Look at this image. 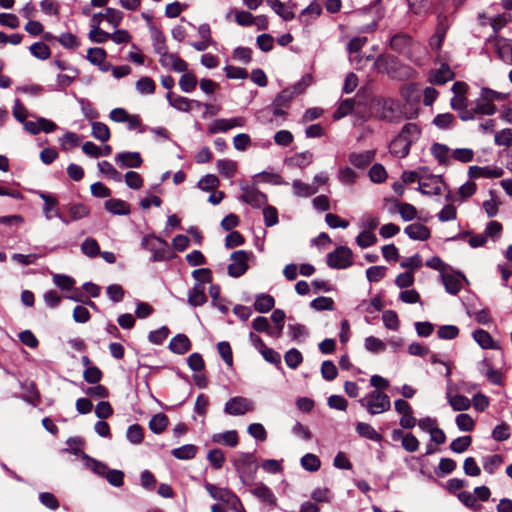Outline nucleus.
I'll return each instance as SVG.
<instances>
[{
	"instance_id": "bb28decb",
	"label": "nucleus",
	"mask_w": 512,
	"mask_h": 512,
	"mask_svg": "<svg viewBox=\"0 0 512 512\" xmlns=\"http://www.w3.org/2000/svg\"><path fill=\"white\" fill-rule=\"evenodd\" d=\"M104 208L113 215L125 216L130 214V204L118 198H110L105 201Z\"/></svg>"
},
{
	"instance_id": "c9c22d12",
	"label": "nucleus",
	"mask_w": 512,
	"mask_h": 512,
	"mask_svg": "<svg viewBox=\"0 0 512 512\" xmlns=\"http://www.w3.org/2000/svg\"><path fill=\"white\" fill-rule=\"evenodd\" d=\"M355 429L357 434L362 438L375 442H380L383 439L382 435L378 433L369 423L357 422Z\"/></svg>"
},
{
	"instance_id": "412c9836",
	"label": "nucleus",
	"mask_w": 512,
	"mask_h": 512,
	"mask_svg": "<svg viewBox=\"0 0 512 512\" xmlns=\"http://www.w3.org/2000/svg\"><path fill=\"white\" fill-rule=\"evenodd\" d=\"M468 174L471 178H500L504 174V170L500 167H480V166H470Z\"/></svg>"
},
{
	"instance_id": "0e129e2a",
	"label": "nucleus",
	"mask_w": 512,
	"mask_h": 512,
	"mask_svg": "<svg viewBox=\"0 0 512 512\" xmlns=\"http://www.w3.org/2000/svg\"><path fill=\"white\" fill-rule=\"evenodd\" d=\"M368 176L373 183H382L387 178V172L380 163H375L368 171Z\"/></svg>"
},
{
	"instance_id": "e2e57ef3",
	"label": "nucleus",
	"mask_w": 512,
	"mask_h": 512,
	"mask_svg": "<svg viewBox=\"0 0 512 512\" xmlns=\"http://www.w3.org/2000/svg\"><path fill=\"white\" fill-rule=\"evenodd\" d=\"M300 463L303 469L309 472H315L321 466V461L318 458V456L312 453H307L304 456H302Z\"/></svg>"
},
{
	"instance_id": "f704fd0d",
	"label": "nucleus",
	"mask_w": 512,
	"mask_h": 512,
	"mask_svg": "<svg viewBox=\"0 0 512 512\" xmlns=\"http://www.w3.org/2000/svg\"><path fill=\"white\" fill-rule=\"evenodd\" d=\"M275 306V299L273 296L266 293H258L255 296L253 307L259 313H267Z\"/></svg>"
},
{
	"instance_id": "4468645a",
	"label": "nucleus",
	"mask_w": 512,
	"mask_h": 512,
	"mask_svg": "<svg viewBox=\"0 0 512 512\" xmlns=\"http://www.w3.org/2000/svg\"><path fill=\"white\" fill-rule=\"evenodd\" d=\"M448 31V23L447 16L444 14H439L438 16V25L436 27L435 32L431 35L429 39V46L432 51L438 53L442 47V44L445 40L446 33Z\"/></svg>"
},
{
	"instance_id": "49530a36",
	"label": "nucleus",
	"mask_w": 512,
	"mask_h": 512,
	"mask_svg": "<svg viewBox=\"0 0 512 512\" xmlns=\"http://www.w3.org/2000/svg\"><path fill=\"white\" fill-rule=\"evenodd\" d=\"M91 127V134L95 139L101 142H106L110 139V129L105 123L95 121L91 123Z\"/></svg>"
},
{
	"instance_id": "864d4df0",
	"label": "nucleus",
	"mask_w": 512,
	"mask_h": 512,
	"mask_svg": "<svg viewBox=\"0 0 512 512\" xmlns=\"http://www.w3.org/2000/svg\"><path fill=\"white\" fill-rule=\"evenodd\" d=\"M136 90L142 95L153 94L156 90V84L151 77L143 76L135 84Z\"/></svg>"
},
{
	"instance_id": "ea45409f",
	"label": "nucleus",
	"mask_w": 512,
	"mask_h": 512,
	"mask_svg": "<svg viewBox=\"0 0 512 512\" xmlns=\"http://www.w3.org/2000/svg\"><path fill=\"white\" fill-rule=\"evenodd\" d=\"M198 447L194 444H185L171 450V454L178 460H190L195 458Z\"/></svg>"
},
{
	"instance_id": "e433bc0d",
	"label": "nucleus",
	"mask_w": 512,
	"mask_h": 512,
	"mask_svg": "<svg viewBox=\"0 0 512 512\" xmlns=\"http://www.w3.org/2000/svg\"><path fill=\"white\" fill-rule=\"evenodd\" d=\"M166 99L170 106L181 112H189L191 108V99L184 96H174L172 92H167Z\"/></svg>"
},
{
	"instance_id": "b1692460",
	"label": "nucleus",
	"mask_w": 512,
	"mask_h": 512,
	"mask_svg": "<svg viewBox=\"0 0 512 512\" xmlns=\"http://www.w3.org/2000/svg\"><path fill=\"white\" fill-rule=\"evenodd\" d=\"M386 203L394 204L396 208H398V212L403 219V221H411L417 216V209L410 203H400L394 197H386L384 198Z\"/></svg>"
},
{
	"instance_id": "5fc2aeb1",
	"label": "nucleus",
	"mask_w": 512,
	"mask_h": 512,
	"mask_svg": "<svg viewBox=\"0 0 512 512\" xmlns=\"http://www.w3.org/2000/svg\"><path fill=\"white\" fill-rule=\"evenodd\" d=\"M30 53L39 60H47L51 56V50L44 42H35L29 47Z\"/></svg>"
},
{
	"instance_id": "8fccbe9b",
	"label": "nucleus",
	"mask_w": 512,
	"mask_h": 512,
	"mask_svg": "<svg viewBox=\"0 0 512 512\" xmlns=\"http://www.w3.org/2000/svg\"><path fill=\"white\" fill-rule=\"evenodd\" d=\"M219 174L225 178H231L236 173V162L229 159H219L216 163Z\"/></svg>"
},
{
	"instance_id": "c03bdc74",
	"label": "nucleus",
	"mask_w": 512,
	"mask_h": 512,
	"mask_svg": "<svg viewBox=\"0 0 512 512\" xmlns=\"http://www.w3.org/2000/svg\"><path fill=\"white\" fill-rule=\"evenodd\" d=\"M293 193L297 197H310L317 193L318 189L315 186L306 184L301 180H294L292 183Z\"/></svg>"
},
{
	"instance_id": "6e6d98bb",
	"label": "nucleus",
	"mask_w": 512,
	"mask_h": 512,
	"mask_svg": "<svg viewBox=\"0 0 512 512\" xmlns=\"http://www.w3.org/2000/svg\"><path fill=\"white\" fill-rule=\"evenodd\" d=\"M197 83V77L192 72L184 73L179 80L180 89L185 93L193 92L197 86Z\"/></svg>"
},
{
	"instance_id": "c756f323",
	"label": "nucleus",
	"mask_w": 512,
	"mask_h": 512,
	"mask_svg": "<svg viewBox=\"0 0 512 512\" xmlns=\"http://www.w3.org/2000/svg\"><path fill=\"white\" fill-rule=\"evenodd\" d=\"M359 105L360 102L356 101L355 98H346L339 103L338 107L333 112L332 117L335 121L340 120L353 113L355 107Z\"/></svg>"
},
{
	"instance_id": "5701e85b",
	"label": "nucleus",
	"mask_w": 512,
	"mask_h": 512,
	"mask_svg": "<svg viewBox=\"0 0 512 512\" xmlns=\"http://www.w3.org/2000/svg\"><path fill=\"white\" fill-rule=\"evenodd\" d=\"M404 233L415 241H426L431 236L429 228L421 223H413L406 226Z\"/></svg>"
},
{
	"instance_id": "f03ea898",
	"label": "nucleus",
	"mask_w": 512,
	"mask_h": 512,
	"mask_svg": "<svg viewBox=\"0 0 512 512\" xmlns=\"http://www.w3.org/2000/svg\"><path fill=\"white\" fill-rule=\"evenodd\" d=\"M438 451L439 449L437 448V445L435 443L430 441V443L426 445L425 453L418 457V461L420 462L421 465L420 473L426 476L429 481L443 487L444 489H448V486H446L443 482L437 480L435 477L437 476L443 478L448 474V457H443L440 459L439 465L434 469V472L428 470L426 465V457Z\"/></svg>"
},
{
	"instance_id": "09e8293b",
	"label": "nucleus",
	"mask_w": 512,
	"mask_h": 512,
	"mask_svg": "<svg viewBox=\"0 0 512 512\" xmlns=\"http://www.w3.org/2000/svg\"><path fill=\"white\" fill-rule=\"evenodd\" d=\"M455 424L461 432H471L475 428L474 418L467 413H459L455 417Z\"/></svg>"
},
{
	"instance_id": "39448f33",
	"label": "nucleus",
	"mask_w": 512,
	"mask_h": 512,
	"mask_svg": "<svg viewBox=\"0 0 512 512\" xmlns=\"http://www.w3.org/2000/svg\"><path fill=\"white\" fill-rule=\"evenodd\" d=\"M400 95L405 101L403 105L404 114L407 119L415 118L419 112V106L422 98V91L418 84L410 83L400 90Z\"/></svg>"
},
{
	"instance_id": "9d476101",
	"label": "nucleus",
	"mask_w": 512,
	"mask_h": 512,
	"mask_svg": "<svg viewBox=\"0 0 512 512\" xmlns=\"http://www.w3.org/2000/svg\"><path fill=\"white\" fill-rule=\"evenodd\" d=\"M326 263L332 269H347L353 265V252L348 246H338L327 254Z\"/></svg>"
},
{
	"instance_id": "338daca9",
	"label": "nucleus",
	"mask_w": 512,
	"mask_h": 512,
	"mask_svg": "<svg viewBox=\"0 0 512 512\" xmlns=\"http://www.w3.org/2000/svg\"><path fill=\"white\" fill-rule=\"evenodd\" d=\"M382 321L384 326L389 330L397 331L399 329L400 323L398 315L394 310H385L382 313Z\"/></svg>"
},
{
	"instance_id": "58836bf2",
	"label": "nucleus",
	"mask_w": 512,
	"mask_h": 512,
	"mask_svg": "<svg viewBox=\"0 0 512 512\" xmlns=\"http://www.w3.org/2000/svg\"><path fill=\"white\" fill-rule=\"evenodd\" d=\"M268 6L284 21H291L295 18L292 9H288L280 0H266Z\"/></svg>"
},
{
	"instance_id": "393cba45",
	"label": "nucleus",
	"mask_w": 512,
	"mask_h": 512,
	"mask_svg": "<svg viewBox=\"0 0 512 512\" xmlns=\"http://www.w3.org/2000/svg\"><path fill=\"white\" fill-rule=\"evenodd\" d=\"M37 195L43 200L44 204L42 207V212L47 220H50L54 217V211L59 208L58 199L49 193L44 191H38Z\"/></svg>"
},
{
	"instance_id": "774afa93",
	"label": "nucleus",
	"mask_w": 512,
	"mask_h": 512,
	"mask_svg": "<svg viewBox=\"0 0 512 512\" xmlns=\"http://www.w3.org/2000/svg\"><path fill=\"white\" fill-rule=\"evenodd\" d=\"M102 377H103L102 370L95 365L85 368L83 371V378L89 384L95 385V384L99 383L101 381Z\"/></svg>"
},
{
	"instance_id": "f3484780",
	"label": "nucleus",
	"mask_w": 512,
	"mask_h": 512,
	"mask_svg": "<svg viewBox=\"0 0 512 512\" xmlns=\"http://www.w3.org/2000/svg\"><path fill=\"white\" fill-rule=\"evenodd\" d=\"M293 98L291 88H285L279 92L272 101L273 115L275 117L285 116L287 113L283 108H288Z\"/></svg>"
},
{
	"instance_id": "4c0bfd02",
	"label": "nucleus",
	"mask_w": 512,
	"mask_h": 512,
	"mask_svg": "<svg viewBox=\"0 0 512 512\" xmlns=\"http://www.w3.org/2000/svg\"><path fill=\"white\" fill-rule=\"evenodd\" d=\"M212 442L223 443L228 447H235L238 445L239 437L236 430H228L223 433H216L212 435Z\"/></svg>"
},
{
	"instance_id": "7ed1b4c3",
	"label": "nucleus",
	"mask_w": 512,
	"mask_h": 512,
	"mask_svg": "<svg viewBox=\"0 0 512 512\" xmlns=\"http://www.w3.org/2000/svg\"><path fill=\"white\" fill-rule=\"evenodd\" d=\"M232 464L243 485H250L255 480L259 465L254 452H241Z\"/></svg>"
},
{
	"instance_id": "4be33fe9",
	"label": "nucleus",
	"mask_w": 512,
	"mask_h": 512,
	"mask_svg": "<svg viewBox=\"0 0 512 512\" xmlns=\"http://www.w3.org/2000/svg\"><path fill=\"white\" fill-rule=\"evenodd\" d=\"M374 158V150H366L360 153L352 152L348 156L351 165H353L357 169L367 168L373 162Z\"/></svg>"
},
{
	"instance_id": "c85d7f7f",
	"label": "nucleus",
	"mask_w": 512,
	"mask_h": 512,
	"mask_svg": "<svg viewBox=\"0 0 512 512\" xmlns=\"http://www.w3.org/2000/svg\"><path fill=\"white\" fill-rule=\"evenodd\" d=\"M390 153L399 158H405L408 156L411 148L409 140H406L399 134L390 143Z\"/></svg>"
},
{
	"instance_id": "37998d69",
	"label": "nucleus",
	"mask_w": 512,
	"mask_h": 512,
	"mask_svg": "<svg viewBox=\"0 0 512 512\" xmlns=\"http://www.w3.org/2000/svg\"><path fill=\"white\" fill-rule=\"evenodd\" d=\"M476 191V184L472 181L464 183L458 191L452 195L450 194V202L462 201L471 197Z\"/></svg>"
},
{
	"instance_id": "473e14b6",
	"label": "nucleus",
	"mask_w": 512,
	"mask_h": 512,
	"mask_svg": "<svg viewBox=\"0 0 512 512\" xmlns=\"http://www.w3.org/2000/svg\"><path fill=\"white\" fill-rule=\"evenodd\" d=\"M159 244H161V248H157L154 253L150 257V262H163L168 261L176 257L174 252H171L168 248V242L158 237L156 240Z\"/></svg>"
},
{
	"instance_id": "f257e3e1",
	"label": "nucleus",
	"mask_w": 512,
	"mask_h": 512,
	"mask_svg": "<svg viewBox=\"0 0 512 512\" xmlns=\"http://www.w3.org/2000/svg\"><path fill=\"white\" fill-rule=\"evenodd\" d=\"M506 98V94L492 90L490 88H482L479 97L474 101L472 108L468 111L473 113V119L476 115L492 116L497 112L495 101H502Z\"/></svg>"
},
{
	"instance_id": "0eeeda50",
	"label": "nucleus",
	"mask_w": 512,
	"mask_h": 512,
	"mask_svg": "<svg viewBox=\"0 0 512 512\" xmlns=\"http://www.w3.org/2000/svg\"><path fill=\"white\" fill-rule=\"evenodd\" d=\"M242 194L238 196L240 202L250 205L254 209H261L268 203V197L261 192L255 183L249 184L246 181L240 182Z\"/></svg>"
},
{
	"instance_id": "ddd939ff",
	"label": "nucleus",
	"mask_w": 512,
	"mask_h": 512,
	"mask_svg": "<svg viewBox=\"0 0 512 512\" xmlns=\"http://www.w3.org/2000/svg\"><path fill=\"white\" fill-rule=\"evenodd\" d=\"M254 409L253 402L245 397L235 396L230 398L224 406V412L228 415L240 416Z\"/></svg>"
},
{
	"instance_id": "423d86ee",
	"label": "nucleus",
	"mask_w": 512,
	"mask_h": 512,
	"mask_svg": "<svg viewBox=\"0 0 512 512\" xmlns=\"http://www.w3.org/2000/svg\"><path fill=\"white\" fill-rule=\"evenodd\" d=\"M358 402L371 415L386 412L391 408L390 397L379 390L369 392L366 397L359 399Z\"/></svg>"
},
{
	"instance_id": "3c124183",
	"label": "nucleus",
	"mask_w": 512,
	"mask_h": 512,
	"mask_svg": "<svg viewBox=\"0 0 512 512\" xmlns=\"http://www.w3.org/2000/svg\"><path fill=\"white\" fill-rule=\"evenodd\" d=\"M97 166L102 174H105L113 181L121 182L123 180L122 174L110 162L103 160L98 162Z\"/></svg>"
},
{
	"instance_id": "603ef678",
	"label": "nucleus",
	"mask_w": 512,
	"mask_h": 512,
	"mask_svg": "<svg viewBox=\"0 0 512 512\" xmlns=\"http://www.w3.org/2000/svg\"><path fill=\"white\" fill-rule=\"evenodd\" d=\"M310 307L316 311H333L335 303L330 297L319 296L310 302Z\"/></svg>"
},
{
	"instance_id": "6e6552de",
	"label": "nucleus",
	"mask_w": 512,
	"mask_h": 512,
	"mask_svg": "<svg viewBox=\"0 0 512 512\" xmlns=\"http://www.w3.org/2000/svg\"><path fill=\"white\" fill-rule=\"evenodd\" d=\"M371 107L376 111L381 120L393 122L398 118L399 105L397 101L390 97H373Z\"/></svg>"
},
{
	"instance_id": "cd10ccee",
	"label": "nucleus",
	"mask_w": 512,
	"mask_h": 512,
	"mask_svg": "<svg viewBox=\"0 0 512 512\" xmlns=\"http://www.w3.org/2000/svg\"><path fill=\"white\" fill-rule=\"evenodd\" d=\"M63 210L68 211L72 221H79L90 215V208L83 203H67L61 206Z\"/></svg>"
},
{
	"instance_id": "052dcab7",
	"label": "nucleus",
	"mask_w": 512,
	"mask_h": 512,
	"mask_svg": "<svg viewBox=\"0 0 512 512\" xmlns=\"http://www.w3.org/2000/svg\"><path fill=\"white\" fill-rule=\"evenodd\" d=\"M81 251L90 258H95L100 254V246L94 238H86L81 244Z\"/></svg>"
},
{
	"instance_id": "bf43d9fd",
	"label": "nucleus",
	"mask_w": 512,
	"mask_h": 512,
	"mask_svg": "<svg viewBox=\"0 0 512 512\" xmlns=\"http://www.w3.org/2000/svg\"><path fill=\"white\" fill-rule=\"evenodd\" d=\"M471 405V400L464 395H450V407L455 411H466L471 407Z\"/></svg>"
},
{
	"instance_id": "4d7b16f0",
	"label": "nucleus",
	"mask_w": 512,
	"mask_h": 512,
	"mask_svg": "<svg viewBox=\"0 0 512 512\" xmlns=\"http://www.w3.org/2000/svg\"><path fill=\"white\" fill-rule=\"evenodd\" d=\"M420 134L421 130L415 123L405 124L402 127L401 131L399 132V135L405 138L406 140H409L411 145L420 137Z\"/></svg>"
},
{
	"instance_id": "a878e982",
	"label": "nucleus",
	"mask_w": 512,
	"mask_h": 512,
	"mask_svg": "<svg viewBox=\"0 0 512 512\" xmlns=\"http://www.w3.org/2000/svg\"><path fill=\"white\" fill-rule=\"evenodd\" d=\"M168 348L175 354L183 355L191 349V341L187 335L180 333L170 340Z\"/></svg>"
},
{
	"instance_id": "6ab92c4d",
	"label": "nucleus",
	"mask_w": 512,
	"mask_h": 512,
	"mask_svg": "<svg viewBox=\"0 0 512 512\" xmlns=\"http://www.w3.org/2000/svg\"><path fill=\"white\" fill-rule=\"evenodd\" d=\"M150 36L154 52L159 56H167L169 52L164 33L155 25H150Z\"/></svg>"
},
{
	"instance_id": "13d9d810",
	"label": "nucleus",
	"mask_w": 512,
	"mask_h": 512,
	"mask_svg": "<svg viewBox=\"0 0 512 512\" xmlns=\"http://www.w3.org/2000/svg\"><path fill=\"white\" fill-rule=\"evenodd\" d=\"M220 185V181L214 174H206L197 182V188L202 191H213Z\"/></svg>"
},
{
	"instance_id": "aec40b11",
	"label": "nucleus",
	"mask_w": 512,
	"mask_h": 512,
	"mask_svg": "<svg viewBox=\"0 0 512 512\" xmlns=\"http://www.w3.org/2000/svg\"><path fill=\"white\" fill-rule=\"evenodd\" d=\"M205 283L195 282L193 287L188 291L187 303L191 307H199L207 302L205 294Z\"/></svg>"
},
{
	"instance_id": "a211bd4d",
	"label": "nucleus",
	"mask_w": 512,
	"mask_h": 512,
	"mask_svg": "<svg viewBox=\"0 0 512 512\" xmlns=\"http://www.w3.org/2000/svg\"><path fill=\"white\" fill-rule=\"evenodd\" d=\"M250 493L269 508L277 507V497L265 483L259 482L255 488L250 489Z\"/></svg>"
},
{
	"instance_id": "2f4dec72",
	"label": "nucleus",
	"mask_w": 512,
	"mask_h": 512,
	"mask_svg": "<svg viewBox=\"0 0 512 512\" xmlns=\"http://www.w3.org/2000/svg\"><path fill=\"white\" fill-rule=\"evenodd\" d=\"M81 459L85 462V466L98 476L105 477L109 467L106 463L101 462L85 452H81Z\"/></svg>"
},
{
	"instance_id": "69168bd1",
	"label": "nucleus",
	"mask_w": 512,
	"mask_h": 512,
	"mask_svg": "<svg viewBox=\"0 0 512 512\" xmlns=\"http://www.w3.org/2000/svg\"><path fill=\"white\" fill-rule=\"evenodd\" d=\"M127 440L132 444H140L144 438V430L139 424H132L126 432Z\"/></svg>"
},
{
	"instance_id": "680f3d73",
	"label": "nucleus",
	"mask_w": 512,
	"mask_h": 512,
	"mask_svg": "<svg viewBox=\"0 0 512 512\" xmlns=\"http://www.w3.org/2000/svg\"><path fill=\"white\" fill-rule=\"evenodd\" d=\"M284 360L289 368L296 369L303 362V355L298 349L291 348L285 353Z\"/></svg>"
},
{
	"instance_id": "1a4fd4ad",
	"label": "nucleus",
	"mask_w": 512,
	"mask_h": 512,
	"mask_svg": "<svg viewBox=\"0 0 512 512\" xmlns=\"http://www.w3.org/2000/svg\"><path fill=\"white\" fill-rule=\"evenodd\" d=\"M252 251L237 250L230 255L232 261L227 267V273L232 278H239L249 269L248 260L253 258Z\"/></svg>"
},
{
	"instance_id": "7c9ffc66",
	"label": "nucleus",
	"mask_w": 512,
	"mask_h": 512,
	"mask_svg": "<svg viewBox=\"0 0 512 512\" xmlns=\"http://www.w3.org/2000/svg\"><path fill=\"white\" fill-rule=\"evenodd\" d=\"M81 459L85 462V466L98 476L105 477L109 467L106 463L101 462L85 452H81Z\"/></svg>"
},
{
	"instance_id": "20e7f679",
	"label": "nucleus",
	"mask_w": 512,
	"mask_h": 512,
	"mask_svg": "<svg viewBox=\"0 0 512 512\" xmlns=\"http://www.w3.org/2000/svg\"><path fill=\"white\" fill-rule=\"evenodd\" d=\"M453 97L450 99V107L458 112L463 121L473 120V113L468 111L467 93L469 85L463 81H455L450 87Z\"/></svg>"
},
{
	"instance_id": "de8ad7c7",
	"label": "nucleus",
	"mask_w": 512,
	"mask_h": 512,
	"mask_svg": "<svg viewBox=\"0 0 512 512\" xmlns=\"http://www.w3.org/2000/svg\"><path fill=\"white\" fill-rule=\"evenodd\" d=\"M468 283L467 278L463 274L450 268V294H457Z\"/></svg>"
},
{
	"instance_id": "2eb2a0df",
	"label": "nucleus",
	"mask_w": 512,
	"mask_h": 512,
	"mask_svg": "<svg viewBox=\"0 0 512 512\" xmlns=\"http://www.w3.org/2000/svg\"><path fill=\"white\" fill-rule=\"evenodd\" d=\"M115 163L120 168H140L143 164V158L139 152L123 151L114 157Z\"/></svg>"
},
{
	"instance_id": "72a5a7b5",
	"label": "nucleus",
	"mask_w": 512,
	"mask_h": 512,
	"mask_svg": "<svg viewBox=\"0 0 512 512\" xmlns=\"http://www.w3.org/2000/svg\"><path fill=\"white\" fill-rule=\"evenodd\" d=\"M204 488L214 500L220 501L224 504L229 502L230 495L233 493L229 488L217 487L215 484L209 482L204 483Z\"/></svg>"
},
{
	"instance_id": "a18cd8bd",
	"label": "nucleus",
	"mask_w": 512,
	"mask_h": 512,
	"mask_svg": "<svg viewBox=\"0 0 512 512\" xmlns=\"http://www.w3.org/2000/svg\"><path fill=\"white\" fill-rule=\"evenodd\" d=\"M313 160V154L310 151H304L295 154L293 157L286 158L285 162L288 165H293L299 168H304L309 165Z\"/></svg>"
},
{
	"instance_id": "a19ab883",
	"label": "nucleus",
	"mask_w": 512,
	"mask_h": 512,
	"mask_svg": "<svg viewBox=\"0 0 512 512\" xmlns=\"http://www.w3.org/2000/svg\"><path fill=\"white\" fill-rule=\"evenodd\" d=\"M473 338L478 345L483 349H496L498 345L493 340L492 336L483 329H477L473 332Z\"/></svg>"
},
{
	"instance_id": "9b49d317",
	"label": "nucleus",
	"mask_w": 512,
	"mask_h": 512,
	"mask_svg": "<svg viewBox=\"0 0 512 512\" xmlns=\"http://www.w3.org/2000/svg\"><path fill=\"white\" fill-rule=\"evenodd\" d=\"M426 167L420 168L421 177L419 179V185L417 190L423 195H440L441 194V185H444L446 188L447 185L444 182L442 175H430L427 180H425V174L427 172Z\"/></svg>"
},
{
	"instance_id": "f8f14e48",
	"label": "nucleus",
	"mask_w": 512,
	"mask_h": 512,
	"mask_svg": "<svg viewBox=\"0 0 512 512\" xmlns=\"http://www.w3.org/2000/svg\"><path fill=\"white\" fill-rule=\"evenodd\" d=\"M415 45L416 42L413 40V38L405 32L395 33L393 36H391L389 42L391 50L398 54L404 55L407 58H411Z\"/></svg>"
},
{
	"instance_id": "dca6fc26",
	"label": "nucleus",
	"mask_w": 512,
	"mask_h": 512,
	"mask_svg": "<svg viewBox=\"0 0 512 512\" xmlns=\"http://www.w3.org/2000/svg\"><path fill=\"white\" fill-rule=\"evenodd\" d=\"M385 70L390 78L399 80L408 79L412 73L409 66L402 65L394 56L386 61Z\"/></svg>"
},
{
	"instance_id": "79ce46f5",
	"label": "nucleus",
	"mask_w": 512,
	"mask_h": 512,
	"mask_svg": "<svg viewBox=\"0 0 512 512\" xmlns=\"http://www.w3.org/2000/svg\"><path fill=\"white\" fill-rule=\"evenodd\" d=\"M169 419L166 414L158 413L152 416L149 421V429L154 434H161L168 426Z\"/></svg>"
}]
</instances>
